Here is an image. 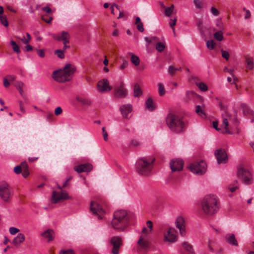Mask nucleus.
<instances>
[{
  "label": "nucleus",
  "mask_w": 254,
  "mask_h": 254,
  "mask_svg": "<svg viewBox=\"0 0 254 254\" xmlns=\"http://www.w3.org/2000/svg\"><path fill=\"white\" fill-rule=\"evenodd\" d=\"M166 120L168 127L172 131L180 133L185 130L186 126L183 117L179 112H170Z\"/></svg>",
  "instance_id": "nucleus-1"
},
{
  "label": "nucleus",
  "mask_w": 254,
  "mask_h": 254,
  "mask_svg": "<svg viewBox=\"0 0 254 254\" xmlns=\"http://www.w3.org/2000/svg\"><path fill=\"white\" fill-rule=\"evenodd\" d=\"M155 160V158L152 156L138 159L135 164L136 172L141 176H149L153 168Z\"/></svg>",
  "instance_id": "nucleus-2"
},
{
  "label": "nucleus",
  "mask_w": 254,
  "mask_h": 254,
  "mask_svg": "<svg viewBox=\"0 0 254 254\" xmlns=\"http://www.w3.org/2000/svg\"><path fill=\"white\" fill-rule=\"evenodd\" d=\"M129 221V216L126 210H117L114 212L112 225L114 229L123 231L127 227Z\"/></svg>",
  "instance_id": "nucleus-3"
},
{
  "label": "nucleus",
  "mask_w": 254,
  "mask_h": 254,
  "mask_svg": "<svg viewBox=\"0 0 254 254\" xmlns=\"http://www.w3.org/2000/svg\"><path fill=\"white\" fill-rule=\"evenodd\" d=\"M201 207L203 212L208 215H213L219 209L218 201L214 195H207L202 200Z\"/></svg>",
  "instance_id": "nucleus-4"
},
{
  "label": "nucleus",
  "mask_w": 254,
  "mask_h": 254,
  "mask_svg": "<svg viewBox=\"0 0 254 254\" xmlns=\"http://www.w3.org/2000/svg\"><path fill=\"white\" fill-rule=\"evenodd\" d=\"M76 68L70 64H66L63 69L54 71L52 77L57 82H65L70 81Z\"/></svg>",
  "instance_id": "nucleus-5"
},
{
  "label": "nucleus",
  "mask_w": 254,
  "mask_h": 254,
  "mask_svg": "<svg viewBox=\"0 0 254 254\" xmlns=\"http://www.w3.org/2000/svg\"><path fill=\"white\" fill-rule=\"evenodd\" d=\"M12 192L9 184L5 182L0 183V198L6 203H9L11 201Z\"/></svg>",
  "instance_id": "nucleus-6"
},
{
  "label": "nucleus",
  "mask_w": 254,
  "mask_h": 254,
  "mask_svg": "<svg viewBox=\"0 0 254 254\" xmlns=\"http://www.w3.org/2000/svg\"><path fill=\"white\" fill-rule=\"evenodd\" d=\"M237 177L246 185H250L253 182V175L249 170L244 167L238 168Z\"/></svg>",
  "instance_id": "nucleus-7"
},
{
  "label": "nucleus",
  "mask_w": 254,
  "mask_h": 254,
  "mask_svg": "<svg viewBox=\"0 0 254 254\" xmlns=\"http://www.w3.org/2000/svg\"><path fill=\"white\" fill-rule=\"evenodd\" d=\"M222 116L223 118V125L224 126L226 132L230 134L231 132L228 127L229 121L232 122L235 126H237L239 123L236 112H233V114H230V112H224Z\"/></svg>",
  "instance_id": "nucleus-8"
},
{
  "label": "nucleus",
  "mask_w": 254,
  "mask_h": 254,
  "mask_svg": "<svg viewBox=\"0 0 254 254\" xmlns=\"http://www.w3.org/2000/svg\"><path fill=\"white\" fill-rule=\"evenodd\" d=\"M189 168L194 174L202 175L206 171V164L205 162L201 160L191 163Z\"/></svg>",
  "instance_id": "nucleus-9"
},
{
  "label": "nucleus",
  "mask_w": 254,
  "mask_h": 254,
  "mask_svg": "<svg viewBox=\"0 0 254 254\" xmlns=\"http://www.w3.org/2000/svg\"><path fill=\"white\" fill-rule=\"evenodd\" d=\"M71 197L65 191L62 190L60 192L54 191L52 193V202L53 203H57L64 200L69 199Z\"/></svg>",
  "instance_id": "nucleus-10"
},
{
  "label": "nucleus",
  "mask_w": 254,
  "mask_h": 254,
  "mask_svg": "<svg viewBox=\"0 0 254 254\" xmlns=\"http://www.w3.org/2000/svg\"><path fill=\"white\" fill-rule=\"evenodd\" d=\"M109 243L112 246V253L119 254V251L122 245V239L119 236H114L110 240Z\"/></svg>",
  "instance_id": "nucleus-11"
},
{
  "label": "nucleus",
  "mask_w": 254,
  "mask_h": 254,
  "mask_svg": "<svg viewBox=\"0 0 254 254\" xmlns=\"http://www.w3.org/2000/svg\"><path fill=\"white\" fill-rule=\"evenodd\" d=\"M114 95L117 98H125L128 93L127 90L124 87V83L122 81L118 85H116L114 88Z\"/></svg>",
  "instance_id": "nucleus-12"
},
{
  "label": "nucleus",
  "mask_w": 254,
  "mask_h": 254,
  "mask_svg": "<svg viewBox=\"0 0 254 254\" xmlns=\"http://www.w3.org/2000/svg\"><path fill=\"white\" fill-rule=\"evenodd\" d=\"M90 210L93 214L98 216L99 219H102V216L105 213L102 206L99 203L94 201H91L90 203Z\"/></svg>",
  "instance_id": "nucleus-13"
},
{
  "label": "nucleus",
  "mask_w": 254,
  "mask_h": 254,
  "mask_svg": "<svg viewBox=\"0 0 254 254\" xmlns=\"http://www.w3.org/2000/svg\"><path fill=\"white\" fill-rule=\"evenodd\" d=\"M97 88L99 91L101 92H106L111 91L112 89V87L109 85V80L104 78L98 81Z\"/></svg>",
  "instance_id": "nucleus-14"
},
{
  "label": "nucleus",
  "mask_w": 254,
  "mask_h": 254,
  "mask_svg": "<svg viewBox=\"0 0 254 254\" xmlns=\"http://www.w3.org/2000/svg\"><path fill=\"white\" fill-rule=\"evenodd\" d=\"M184 162L181 159H172L170 163L172 172L180 171L183 170Z\"/></svg>",
  "instance_id": "nucleus-15"
},
{
  "label": "nucleus",
  "mask_w": 254,
  "mask_h": 254,
  "mask_svg": "<svg viewBox=\"0 0 254 254\" xmlns=\"http://www.w3.org/2000/svg\"><path fill=\"white\" fill-rule=\"evenodd\" d=\"M215 155L218 164L226 163L228 157L225 150L222 149H217L215 152Z\"/></svg>",
  "instance_id": "nucleus-16"
},
{
  "label": "nucleus",
  "mask_w": 254,
  "mask_h": 254,
  "mask_svg": "<svg viewBox=\"0 0 254 254\" xmlns=\"http://www.w3.org/2000/svg\"><path fill=\"white\" fill-rule=\"evenodd\" d=\"M175 223L176 227L180 231V234L182 236H185L186 232L184 219L181 216L178 217L176 220Z\"/></svg>",
  "instance_id": "nucleus-17"
},
{
  "label": "nucleus",
  "mask_w": 254,
  "mask_h": 254,
  "mask_svg": "<svg viewBox=\"0 0 254 254\" xmlns=\"http://www.w3.org/2000/svg\"><path fill=\"white\" fill-rule=\"evenodd\" d=\"M164 241L172 243L177 241V236L175 234V230L174 228H169L167 231V233L164 235Z\"/></svg>",
  "instance_id": "nucleus-18"
},
{
  "label": "nucleus",
  "mask_w": 254,
  "mask_h": 254,
  "mask_svg": "<svg viewBox=\"0 0 254 254\" xmlns=\"http://www.w3.org/2000/svg\"><path fill=\"white\" fill-rule=\"evenodd\" d=\"M52 37L58 41H62L63 42H69L70 35L66 31H62L61 35L53 34Z\"/></svg>",
  "instance_id": "nucleus-19"
},
{
  "label": "nucleus",
  "mask_w": 254,
  "mask_h": 254,
  "mask_svg": "<svg viewBox=\"0 0 254 254\" xmlns=\"http://www.w3.org/2000/svg\"><path fill=\"white\" fill-rule=\"evenodd\" d=\"M92 169V166L89 163H85L76 166L74 167V170L77 173H82L84 172H89Z\"/></svg>",
  "instance_id": "nucleus-20"
},
{
  "label": "nucleus",
  "mask_w": 254,
  "mask_h": 254,
  "mask_svg": "<svg viewBox=\"0 0 254 254\" xmlns=\"http://www.w3.org/2000/svg\"><path fill=\"white\" fill-rule=\"evenodd\" d=\"M41 236L47 239V242L52 241L55 238V232L52 229H48L41 234Z\"/></svg>",
  "instance_id": "nucleus-21"
},
{
  "label": "nucleus",
  "mask_w": 254,
  "mask_h": 254,
  "mask_svg": "<svg viewBox=\"0 0 254 254\" xmlns=\"http://www.w3.org/2000/svg\"><path fill=\"white\" fill-rule=\"evenodd\" d=\"M192 78L194 80L196 86L201 91L205 92L208 90V87L206 84L202 82H198L199 79L197 77L193 76Z\"/></svg>",
  "instance_id": "nucleus-22"
},
{
  "label": "nucleus",
  "mask_w": 254,
  "mask_h": 254,
  "mask_svg": "<svg viewBox=\"0 0 254 254\" xmlns=\"http://www.w3.org/2000/svg\"><path fill=\"white\" fill-rule=\"evenodd\" d=\"M137 244L142 249L145 250L148 249L149 247V242L145 240L142 236H141L139 237V239L137 242Z\"/></svg>",
  "instance_id": "nucleus-23"
},
{
  "label": "nucleus",
  "mask_w": 254,
  "mask_h": 254,
  "mask_svg": "<svg viewBox=\"0 0 254 254\" xmlns=\"http://www.w3.org/2000/svg\"><path fill=\"white\" fill-rule=\"evenodd\" d=\"M25 240V236L22 233H19L17 236L13 240L12 243L15 246H18L21 243L23 242Z\"/></svg>",
  "instance_id": "nucleus-24"
},
{
  "label": "nucleus",
  "mask_w": 254,
  "mask_h": 254,
  "mask_svg": "<svg viewBox=\"0 0 254 254\" xmlns=\"http://www.w3.org/2000/svg\"><path fill=\"white\" fill-rule=\"evenodd\" d=\"M227 242L233 246H238V243L235 238L234 234H228L226 236Z\"/></svg>",
  "instance_id": "nucleus-25"
},
{
  "label": "nucleus",
  "mask_w": 254,
  "mask_h": 254,
  "mask_svg": "<svg viewBox=\"0 0 254 254\" xmlns=\"http://www.w3.org/2000/svg\"><path fill=\"white\" fill-rule=\"evenodd\" d=\"M142 95V91L138 83H135L133 87V96L134 97H140Z\"/></svg>",
  "instance_id": "nucleus-26"
},
{
  "label": "nucleus",
  "mask_w": 254,
  "mask_h": 254,
  "mask_svg": "<svg viewBox=\"0 0 254 254\" xmlns=\"http://www.w3.org/2000/svg\"><path fill=\"white\" fill-rule=\"evenodd\" d=\"M146 108L150 111L155 110V106L154 103L151 98H149L145 102Z\"/></svg>",
  "instance_id": "nucleus-27"
},
{
  "label": "nucleus",
  "mask_w": 254,
  "mask_h": 254,
  "mask_svg": "<svg viewBox=\"0 0 254 254\" xmlns=\"http://www.w3.org/2000/svg\"><path fill=\"white\" fill-rule=\"evenodd\" d=\"M182 246L189 253V254H195L194 251L193 249V246L188 242H185L183 243Z\"/></svg>",
  "instance_id": "nucleus-28"
},
{
  "label": "nucleus",
  "mask_w": 254,
  "mask_h": 254,
  "mask_svg": "<svg viewBox=\"0 0 254 254\" xmlns=\"http://www.w3.org/2000/svg\"><path fill=\"white\" fill-rule=\"evenodd\" d=\"M14 85L15 87L17 88V89L18 90L20 95L22 96H24L25 94L22 89L23 87L24 86V83L21 81H16L14 82Z\"/></svg>",
  "instance_id": "nucleus-29"
},
{
  "label": "nucleus",
  "mask_w": 254,
  "mask_h": 254,
  "mask_svg": "<svg viewBox=\"0 0 254 254\" xmlns=\"http://www.w3.org/2000/svg\"><path fill=\"white\" fill-rule=\"evenodd\" d=\"M46 114L45 116L46 117L48 121H52L54 120V115L56 116H59L60 115L62 112H54V114L53 112H45Z\"/></svg>",
  "instance_id": "nucleus-30"
},
{
  "label": "nucleus",
  "mask_w": 254,
  "mask_h": 254,
  "mask_svg": "<svg viewBox=\"0 0 254 254\" xmlns=\"http://www.w3.org/2000/svg\"><path fill=\"white\" fill-rule=\"evenodd\" d=\"M135 24L137 25V29L140 32L144 31V28L142 23L141 21V20L139 17H137L135 18Z\"/></svg>",
  "instance_id": "nucleus-31"
},
{
  "label": "nucleus",
  "mask_w": 254,
  "mask_h": 254,
  "mask_svg": "<svg viewBox=\"0 0 254 254\" xmlns=\"http://www.w3.org/2000/svg\"><path fill=\"white\" fill-rule=\"evenodd\" d=\"M132 105L127 104L121 106L120 108V111H132Z\"/></svg>",
  "instance_id": "nucleus-32"
},
{
  "label": "nucleus",
  "mask_w": 254,
  "mask_h": 254,
  "mask_svg": "<svg viewBox=\"0 0 254 254\" xmlns=\"http://www.w3.org/2000/svg\"><path fill=\"white\" fill-rule=\"evenodd\" d=\"M21 166H16L14 167V172L16 174H19L21 172L22 168L21 166H22L23 168L26 167L27 168V165L26 162H23L21 164Z\"/></svg>",
  "instance_id": "nucleus-33"
},
{
  "label": "nucleus",
  "mask_w": 254,
  "mask_h": 254,
  "mask_svg": "<svg viewBox=\"0 0 254 254\" xmlns=\"http://www.w3.org/2000/svg\"><path fill=\"white\" fill-rule=\"evenodd\" d=\"M130 61L135 66H138L140 64V60L138 57L133 54L131 55Z\"/></svg>",
  "instance_id": "nucleus-34"
},
{
  "label": "nucleus",
  "mask_w": 254,
  "mask_h": 254,
  "mask_svg": "<svg viewBox=\"0 0 254 254\" xmlns=\"http://www.w3.org/2000/svg\"><path fill=\"white\" fill-rule=\"evenodd\" d=\"M214 38L218 41H221L223 40V32L222 31H218L214 34Z\"/></svg>",
  "instance_id": "nucleus-35"
},
{
  "label": "nucleus",
  "mask_w": 254,
  "mask_h": 254,
  "mask_svg": "<svg viewBox=\"0 0 254 254\" xmlns=\"http://www.w3.org/2000/svg\"><path fill=\"white\" fill-rule=\"evenodd\" d=\"M10 44L12 46V50L14 52H16L17 54L20 53V50L19 49V46L13 40L10 41Z\"/></svg>",
  "instance_id": "nucleus-36"
},
{
  "label": "nucleus",
  "mask_w": 254,
  "mask_h": 254,
  "mask_svg": "<svg viewBox=\"0 0 254 254\" xmlns=\"http://www.w3.org/2000/svg\"><path fill=\"white\" fill-rule=\"evenodd\" d=\"M158 93L160 96H163L165 94V90L163 84L159 83L158 84Z\"/></svg>",
  "instance_id": "nucleus-37"
},
{
  "label": "nucleus",
  "mask_w": 254,
  "mask_h": 254,
  "mask_svg": "<svg viewBox=\"0 0 254 254\" xmlns=\"http://www.w3.org/2000/svg\"><path fill=\"white\" fill-rule=\"evenodd\" d=\"M42 19L47 23H50L53 19L52 15L45 14L42 16Z\"/></svg>",
  "instance_id": "nucleus-38"
},
{
  "label": "nucleus",
  "mask_w": 254,
  "mask_h": 254,
  "mask_svg": "<svg viewBox=\"0 0 254 254\" xmlns=\"http://www.w3.org/2000/svg\"><path fill=\"white\" fill-rule=\"evenodd\" d=\"M246 62L247 64V67L249 69H252L254 68V63L252 58H247Z\"/></svg>",
  "instance_id": "nucleus-39"
},
{
  "label": "nucleus",
  "mask_w": 254,
  "mask_h": 254,
  "mask_svg": "<svg viewBox=\"0 0 254 254\" xmlns=\"http://www.w3.org/2000/svg\"><path fill=\"white\" fill-rule=\"evenodd\" d=\"M165 48V45L164 43L158 42L156 44V49L159 52H163Z\"/></svg>",
  "instance_id": "nucleus-40"
},
{
  "label": "nucleus",
  "mask_w": 254,
  "mask_h": 254,
  "mask_svg": "<svg viewBox=\"0 0 254 254\" xmlns=\"http://www.w3.org/2000/svg\"><path fill=\"white\" fill-rule=\"evenodd\" d=\"M0 21L1 23L5 27L8 26V22L7 20L6 16L0 15Z\"/></svg>",
  "instance_id": "nucleus-41"
},
{
  "label": "nucleus",
  "mask_w": 254,
  "mask_h": 254,
  "mask_svg": "<svg viewBox=\"0 0 254 254\" xmlns=\"http://www.w3.org/2000/svg\"><path fill=\"white\" fill-rule=\"evenodd\" d=\"M207 47L209 50H213L215 46V42L213 40H208L206 43Z\"/></svg>",
  "instance_id": "nucleus-42"
},
{
  "label": "nucleus",
  "mask_w": 254,
  "mask_h": 254,
  "mask_svg": "<svg viewBox=\"0 0 254 254\" xmlns=\"http://www.w3.org/2000/svg\"><path fill=\"white\" fill-rule=\"evenodd\" d=\"M174 8V6L173 4L171 5L169 7L167 8L165 10V15L167 16H170L171 14L172 13L173 10Z\"/></svg>",
  "instance_id": "nucleus-43"
},
{
  "label": "nucleus",
  "mask_w": 254,
  "mask_h": 254,
  "mask_svg": "<svg viewBox=\"0 0 254 254\" xmlns=\"http://www.w3.org/2000/svg\"><path fill=\"white\" fill-rule=\"evenodd\" d=\"M56 54L59 58L63 59L64 58V51L62 50H57L55 51Z\"/></svg>",
  "instance_id": "nucleus-44"
},
{
  "label": "nucleus",
  "mask_w": 254,
  "mask_h": 254,
  "mask_svg": "<svg viewBox=\"0 0 254 254\" xmlns=\"http://www.w3.org/2000/svg\"><path fill=\"white\" fill-rule=\"evenodd\" d=\"M193 2L197 8L201 9L203 8V2L201 0H194Z\"/></svg>",
  "instance_id": "nucleus-45"
},
{
  "label": "nucleus",
  "mask_w": 254,
  "mask_h": 254,
  "mask_svg": "<svg viewBox=\"0 0 254 254\" xmlns=\"http://www.w3.org/2000/svg\"><path fill=\"white\" fill-rule=\"evenodd\" d=\"M177 70H178V68H176L174 66L171 65L169 67L168 72H169V73L171 76H173L175 74L176 71H177Z\"/></svg>",
  "instance_id": "nucleus-46"
},
{
  "label": "nucleus",
  "mask_w": 254,
  "mask_h": 254,
  "mask_svg": "<svg viewBox=\"0 0 254 254\" xmlns=\"http://www.w3.org/2000/svg\"><path fill=\"white\" fill-rule=\"evenodd\" d=\"M221 52L222 53V57L226 60H228L230 57L229 53L227 51L223 50H221Z\"/></svg>",
  "instance_id": "nucleus-47"
},
{
  "label": "nucleus",
  "mask_w": 254,
  "mask_h": 254,
  "mask_svg": "<svg viewBox=\"0 0 254 254\" xmlns=\"http://www.w3.org/2000/svg\"><path fill=\"white\" fill-rule=\"evenodd\" d=\"M42 10L44 12H46L47 13V14L52 15V10L51 8L49 6L42 7Z\"/></svg>",
  "instance_id": "nucleus-48"
},
{
  "label": "nucleus",
  "mask_w": 254,
  "mask_h": 254,
  "mask_svg": "<svg viewBox=\"0 0 254 254\" xmlns=\"http://www.w3.org/2000/svg\"><path fill=\"white\" fill-rule=\"evenodd\" d=\"M177 19L176 18L174 19H171V22H170V26L172 28L174 35H175V31L174 26L176 25Z\"/></svg>",
  "instance_id": "nucleus-49"
},
{
  "label": "nucleus",
  "mask_w": 254,
  "mask_h": 254,
  "mask_svg": "<svg viewBox=\"0 0 254 254\" xmlns=\"http://www.w3.org/2000/svg\"><path fill=\"white\" fill-rule=\"evenodd\" d=\"M19 231V230L15 227H11L9 228V232L11 235H14L18 233Z\"/></svg>",
  "instance_id": "nucleus-50"
},
{
  "label": "nucleus",
  "mask_w": 254,
  "mask_h": 254,
  "mask_svg": "<svg viewBox=\"0 0 254 254\" xmlns=\"http://www.w3.org/2000/svg\"><path fill=\"white\" fill-rule=\"evenodd\" d=\"M240 109L243 111H248L250 110L249 107L245 103H242L240 106Z\"/></svg>",
  "instance_id": "nucleus-51"
},
{
  "label": "nucleus",
  "mask_w": 254,
  "mask_h": 254,
  "mask_svg": "<svg viewBox=\"0 0 254 254\" xmlns=\"http://www.w3.org/2000/svg\"><path fill=\"white\" fill-rule=\"evenodd\" d=\"M3 83L4 86L6 88H8L10 85L9 81L6 76L3 79Z\"/></svg>",
  "instance_id": "nucleus-52"
},
{
  "label": "nucleus",
  "mask_w": 254,
  "mask_h": 254,
  "mask_svg": "<svg viewBox=\"0 0 254 254\" xmlns=\"http://www.w3.org/2000/svg\"><path fill=\"white\" fill-rule=\"evenodd\" d=\"M127 65L128 62L126 60H124L123 63L120 66V69L121 70H124L125 68H126L127 66Z\"/></svg>",
  "instance_id": "nucleus-53"
},
{
  "label": "nucleus",
  "mask_w": 254,
  "mask_h": 254,
  "mask_svg": "<svg viewBox=\"0 0 254 254\" xmlns=\"http://www.w3.org/2000/svg\"><path fill=\"white\" fill-rule=\"evenodd\" d=\"M122 114L123 118L124 119H128L130 118L131 116L130 115V112H121Z\"/></svg>",
  "instance_id": "nucleus-54"
},
{
  "label": "nucleus",
  "mask_w": 254,
  "mask_h": 254,
  "mask_svg": "<svg viewBox=\"0 0 254 254\" xmlns=\"http://www.w3.org/2000/svg\"><path fill=\"white\" fill-rule=\"evenodd\" d=\"M37 53L40 58H44L45 57V52L43 50H37Z\"/></svg>",
  "instance_id": "nucleus-55"
},
{
  "label": "nucleus",
  "mask_w": 254,
  "mask_h": 254,
  "mask_svg": "<svg viewBox=\"0 0 254 254\" xmlns=\"http://www.w3.org/2000/svg\"><path fill=\"white\" fill-rule=\"evenodd\" d=\"M114 7H116V8H117V9L118 10V11H120V8H119V6L116 4H113L111 7V12L113 14L115 15V10H114Z\"/></svg>",
  "instance_id": "nucleus-56"
},
{
  "label": "nucleus",
  "mask_w": 254,
  "mask_h": 254,
  "mask_svg": "<svg viewBox=\"0 0 254 254\" xmlns=\"http://www.w3.org/2000/svg\"><path fill=\"white\" fill-rule=\"evenodd\" d=\"M102 131H103V137H104V139L105 141H107L108 140V133L105 130V127H103L102 128Z\"/></svg>",
  "instance_id": "nucleus-57"
},
{
  "label": "nucleus",
  "mask_w": 254,
  "mask_h": 254,
  "mask_svg": "<svg viewBox=\"0 0 254 254\" xmlns=\"http://www.w3.org/2000/svg\"><path fill=\"white\" fill-rule=\"evenodd\" d=\"M211 11L212 13V14L215 16H217L219 14V11L214 7H211Z\"/></svg>",
  "instance_id": "nucleus-58"
},
{
  "label": "nucleus",
  "mask_w": 254,
  "mask_h": 254,
  "mask_svg": "<svg viewBox=\"0 0 254 254\" xmlns=\"http://www.w3.org/2000/svg\"><path fill=\"white\" fill-rule=\"evenodd\" d=\"M60 254H74L73 252L71 250H66V251H61L60 253Z\"/></svg>",
  "instance_id": "nucleus-59"
},
{
  "label": "nucleus",
  "mask_w": 254,
  "mask_h": 254,
  "mask_svg": "<svg viewBox=\"0 0 254 254\" xmlns=\"http://www.w3.org/2000/svg\"><path fill=\"white\" fill-rule=\"evenodd\" d=\"M27 38H24V44H27L30 41L31 37L30 35L28 33H26Z\"/></svg>",
  "instance_id": "nucleus-60"
},
{
  "label": "nucleus",
  "mask_w": 254,
  "mask_h": 254,
  "mask_svg": "<svg viewBox=\"0 0 254 254\" xmlns=\"http://www.w3.org/2000/svg\"><path fill=\"white\" fill-rule=\"evenodd\" d=\"M6 77L8 79L9 81H14L16 78V76L13 75H8Z\"/></svg>",
  "instance_id": "nucleus-61"
},
{
  "label": "nucleus",
  "mask_w": 254,
  "mask_h": 254,
  "mask_svg": "<svg viewBox=\"0 0 254 254\" xmlns=\"http://www.w3.org/2000/svg\"><path fill=\"white\" fill-rule=\"evenodd\" d=\"M218 122L217 121H213V127L216 130L219 131L220 130V128L218 127Z\"/></svg>",
  "instance_id": "nucleus-62"
},
{
  "label": "nucleus",
  "mask_w": 254,
  "mask_h": 254,
  "mask_svg": "<svg viewBox=\"0 0 254 254\" xmlns=\"http://www.w3.org/2000/svg\"><path fill=\"white\" fill-rule=\"evenodd\" d=\"M244 10H246V14L245 16V18L246 19L249 18L251 16L250 11L249 10H246L245 8H244Z\"/></svg>",
  "instance_id": "nucleus-63"
},
{
  "label": "nucleus",
  "mask_w": 254,
  "mask_h": 254,
  "mask_svg": "<svg viewBox=\"0 0 254 254\" xmlns=\"http://www.w3.org/2000/svg\"><path fill=\"white\" fill-rule=\"evenodd\" d=\"M219 105L221 110H227L228 109L227 107L224 105L221 102H219Z\"/></svg>",
  "instance_id": "nucleus-64"
}]
</instances>
